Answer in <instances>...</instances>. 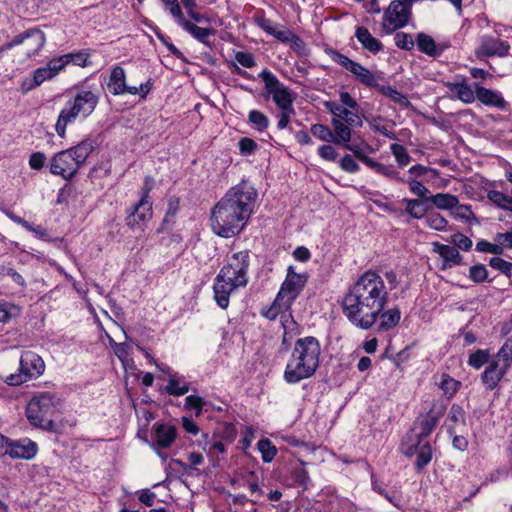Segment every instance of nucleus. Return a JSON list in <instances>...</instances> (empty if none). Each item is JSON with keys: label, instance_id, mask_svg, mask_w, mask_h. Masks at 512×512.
Here are the masks:
<instances>
[{"label": "nucleus", "instance_id": "obj_54", "mask_svg": "<svg viewBox=\"0 0 512 512\" xmlns=\"http://www.w3.org/2000/svg\"><path fill=\"white\" fill-rule=\"evenodd\" d=\"M279 110L280 111L276 115V117L278 118L277 128L279 130H284L289 126L291 117L295 115V109L293 106H291L290 108Z\"/></svg>", "mask_w": 512, "mask_h": 512}, {"label": "nucleus", "instance_id": "obj_7", "mask_svg": "<svg viewBox=\"0 0 512 512\" xmlns=\"http://www.w3.org/2000/svg\"><path fill=\"white\" fill-rule=\"evenodd\" d=\"M44 370L45 363L43 359L32 351H26L20 358L19 373L4 376L3 379L10 386H18L32 378L39 377Z\"/></svg>", "mask_w": 512, "mask_h": 512}, {"label": "nucleus", "instance_id": "obj_55", "mask_svg": "<svg viewBox=\"0 0 512 512\" xmlns=\"http://www.w3.org/2000/svg\"><path fill=\"white\" fill-rule=\"evenodd\" d=\"M165 7L170 11L171 15L175 18L177 23L181 26L182 21H186L183 16L181 7L178 3V0H162Z\"/></svg>", "mask_w": 512, "mask_h": 512}, {"label": "nucleus", "instance_id": "obj_27", "mask_svg": "<svg viewBox=\"0 0 512 512\" xmlns=\"http://www.w3.org/2000/svg\"><path fill=\"white\" fill-rule=\"evenodd\" d=\"M417 46L420 52L430 57H439L450 44L448 42L436 43L430 35L419 33L417 35Z\"/></svg>", "mask_w": 512, "mask_h": 512}, {"label": "nucleus", "instance_id": "obj_30", "mask_svg": "<svg viewBox=\"0 0 512 512\" xmlns=\"http://www.w3.org/2000/svg\"><path fill=\"white\" fill-rule=\"evenodd\" d=\"M447 431L454 435L457 429L466 426V413L458 404H452L447 417Z\"/></svg>", "mask_w": 512, "mask_h": 512}, {"label": "nucleus", "instance_id": "obj_61", "mask_svg": "<svg viewBox=\"0 0 512 512\" xmlns=\"http://www.w3.org/2000/svg\"><path fill=\"white\" fill-rule=\"evenodd\" d=\"M339 166L342 170L348 173H355L360 169L357 162L349 154H346L340 159Z\"/></svg>", "mask_w": 512, "mask_h": 512}, {"label": "nucleus", "instance_id": "obj_2", "mask_svg": "<svg viewBox=\"0 0 512 512\" xmlns=\"http://www.w3.org/2000/svg\"><path fill=\"white\" fill-rule=\"evenodd\" d=\"M258 193L248 182L230 188L211 210L212 231L223 238L241 233L253 213Z\"/></svg>", "mask_w": 512, "mask_h": 512}, {"label": "nucleus", "instance_id": "obj_34", "mask_svg": "<svg viewBox=\"0 0 512 512\" xmlns=\"http://www.w3.org/2000/svg\"><path fill=\"white\" fill-rule=\"evenodd\" d=\"M437 209L440 210H453L458 204V197L450 193H437L428 197Z\"/></svg>", "mask_w": 512, "mask_h": 512}, {"label": "nucleus", "instance_id": "obj_21", "mask_svg": "<svg viewBox=\"0 0 512 512\" xmlns=\"http://www.w3.org/2000/svg\"><path fill=\"white\" fill-rule=\"evenodd\" d=\"M238 287L234 282L224 278L223 275L217 274L213 285L214 299L222 309L229 306L230 294Z\"/></svg>", "mask_w": 512, "mask_h": 512}, {"label": "nucleus", "instance_id": "obj_18", "mask_svg": "<svg viewBox=\"0 0 512 512\" xmlns=\"http://www.w3.org/2000/svg\"><path fill=\"white\" fill-rule=\"evenodd\" d=\"M62 70V63L59 62L58 58H53L45 66L37 68L33 72L32 80L26 79L23 81L22 90L28 92L35 89L45 81L53 79Z\"/></svg>", "mask_w": 512, "mask_h": 512}, {"label": "nucleus", "instance_id": "obj_37", "mask_svg": "<svg viewBox=\"0 0 512 512\" xmlns=\"http://www.w3.org/2000/svg\"><path fill=\"white\" fill-rule=\"evenodd\" d=\"M375 88H377L382 95L388 97L391 101L399 104L400 106L408 107L410 105L408 98L402 92L398 91L390 85L378 84V86Z\"/></svg>", "mask_w": 512, "mask_h": 512}, {"label": "nucleus", "instance_id": "obj_58", "mask_svg": "<svg viewBox=\"0 0 512 512\" xmlns=\"http://www.w3.org/2000/svg\"><path fill=\"white\" fill-rule=\"evenodd\" d=\"M205 405V401L203 398L196 395H189L185 399V407L187 409H194L195 415L198 417L202 414L203 406Z\"/></svg>", "mask_w": 512, "mask_h": 512}, {"label": "nucleus", "instance_id": "obj_6", "mask_svg": "<svg viewBox=\"0 0 512 512\" xmlns=\"http://www.w3.org/2000/svg\"><path fill=\"white\" fill-rule=\"evenodd\" d=\"M59 398L52 392H41L32 397L26 408L29 422L47 431H54L55 423L51 416L54 413Z\"/></svg>", "mask_w": 512, "mask_h": 512}, {"label": "nucleus", "instance_id": "obj_40", "mask_svg": "<svg viewBox=\"0 0 512 512\" xmlns=\"http://www.w3.org/2000/svg\"><path fill=\"white\" fill-rule=\"evenodd\" d=\"M406 204L405 211L414 219H420L428 211V207L425 206L427 201L420 199H403Z\"/></svg>", "mask_w": 512, "mask_h": 512}, {"label": "nucleus", "instance_id": "obj_10", "mask_svg": "<svg viewBox=\"0 0 512 512\" xmlns=\"http://www.w3.org/2000/svg\"><path fill=\"white\" fill-rule=\"evenodd\" d=\"M327 55L338 65L349 71L361 84L374 88L378 86L377 77L362 64L350 59L334 49L326 50Z\"/></svg>", "mask_w": 512, "mask_h": 512}, {"label": "nucleus", "instance_id": "obj_47", "mask_svg": "<svg viewBox=\"0 0 512 512\" xmlns=\"http://www.w3.org/2000/svg\"><path fill=\"white\" fill-rule=\"evenodd\" d=\"M390 150L400 167H405L410 163L411 156L403 145L397 143L392 144Z\"/></svg>", "mask_w": 512, "mask_h": 512}, {"label": "nucleus", "instance_id": "obj_5", "mask_svg": "<svg viewBox=\"0 0 512 512\" xmlns=\"http://www.w3.org/2000/svg\"><path fill=\"white\" fill-rule=\"evenodd\" d=\"M99 102L97 91L81 89L74 96L73 100L68 101V107L62 109L55 124V131L61 138L66 136L68 124L75 122L78 117L83 119L90 116Z\"/></svg>", "mask_w": 512, "mask_h": 512}, {"label": "nucleus", "instance_id": "obj_31", "mask_svg": "<svg viewBox=\"0 0 512 512\" xmlns=\"http://www.w3.org/2000/svg\"><path fill=\"white\" fill-rule=\"evenodd\" d=\"M331 124L333 127L332 143L343 146L350 142L352 131L347 123L338 118H332Z\"/></svg>", "mask_w": 512, "mask_h": 512}, {"label": "nucleus", "instance_id": "obj_8", "mask_svg": "<svg viewBox=\"0 0 512 512\" xmlns=\"http://www.w3.org/2000/svg\"><path fill=\"white\" fill-rule=\"evenodd\" d=\"M292 302H287V299L277 293L273 303L268 307H263L260 313L263 317L269 320H275L280 316L282 327L284 329V341L289 334H297L298 324L293 319L291 314Z\"/></svg>", "mask_w": 512, "mask_h": 512}, {"label": "nucleus", "instance_id": "obj_48", "mask_svg": "<svg viewBox=\"0 0 512 512\" xmlns=\"http://www.w3.org/2000/svg\"><path fill=\"white\" fill-rule=\"evenodd\" d=\"M310 131L314 137L324 142H332L333 132L324 124H313L310 127Z\"/></svg>", "mask_w": 512, "mask_h": 512}, {"label": "nucleus", "instance_id": "obj_53", "mask_svg": "<svg viewBox=\"0 0 512 512\" xmlns=\"http://www.w3.org/2000/svg\"><path fill=\"white\" fill-rule=\"evenodd\" d=\"M395 45L403 50L410 51L413 49L415 43L412 36L408 33L398 32L394 37Z\"/></svg>", "mask_w": 512, "mask_h": 512}, {"label": "nucleus", "instance_id": "obj_3", "mask_svg": "<svg viewBox=\"0 0 512 512\" xmlns=\"http://www.w3.org/2000/svg\"><path fill=\"white\" fill-rule=\"evenodd\" d=\"M321 346L313 336L296 340L284 370L283 378L289 384H297L312 377L320 364Z\"/></svg>", "mask_w": 512, "mask_h": 512}, {"label": "nucleus", "instance_id": "obj_35", "mask_svg": "<svg viewBox=\"0 0 512 512\" xmlns=\"http://www.w3.org/2000/svg\"><path fill=\"white\" fill-rule=\"evenodd\" d=\"M190 385L177 374H172L169 377L168 384L165 387V392L172 396H182L188 393Z\"/></svg>", "mask_w": 512, "mask_h": 512}, {"label": "nucleus", "instance_id": "obj_25", "mask_svg": "<svg viewBox=\"0 0 512 512\" xmlns=\"http://www.w3.org/2000/svg\"><path fill=\"white\" fill-rule=\"evenodd\" d=\"M474 88L477 89V100L483 105L500 110L506 109L507 102L499 91L485 88L479 83H474Z\"/></svg>", "mask_w": 512, "mask_h": 512}, {"label": "nucleus", "instance_id": "obj_38", "mask_svg": "<svg viewBox=\"0 0 512 512\" xmlns=\"http://www.w3.org/2000/svg\"><path fill=\"white\" fill-rule=\"evenodd\" d=\"M438 387L448 399H451L459 391L461 382L452 378L449 374L443 373Z\"/></svg>", "mask_w": 512, "mask_h": 512}, {"label": "nucleus", "instance_id": "obj_11", "mask_svg": "<svg viewBox=\"0 0 512 512\" xmlns=\"http://www.w3.org/2000/svg\"><path fill=\"white\" fill-rule=\"evenodd\" d=\"M250 265L249 254L247 251L234 253L226 265L219 271L224 278L234 282L239 287H245L248 283V268Z\"/></svg>", "mask_w": 512, "mask_h": 512}, {"label": "nucleus", "instance_id": "obj_42", "mask_svg": "<svg viewBox=\"0 0 512 512\" xmlns=\"http://www.w3.org/2000/svg\"><path fill=\"white\" fill-rule=\"evenodd\" d=\"M417 447L418 451L415 461V468L417 471H422L432 459V448L429 443H425L423 445L420 444Z\"/></svg>", "mask_w": 512, "mask_h": 512}, {"label": "nucleus", "instance_id": "obj_44", "mask_svg": "<svg viewBox=\"0 0 512 512\" xmlns=\"http://www.w3.org/2000/svg\"><path fill=\"white\" fill-rule=\"evenodd\" d=\"M425 223L429 228L437 231H446L448 227L447 219L437 212L429 213L425 218Z\"/></svg>", "mask_w": 512, "mask_h": 512}, {"label": "nucleus", "instance_id": "obj_23", "mask_svg": "<svg viewBox=\"0 0 512 512\" xmlns=\"http://www.w3.org/2000/svg\"><path fill=\"white\" fill-rule=\"evenodd\" d=\"M38 451L37 444L24 438L10 442L8 455L13 459H32Z\"/></svg>", "mask_w": 512, "mask_h": 512}, {"label": "nucleus", "instance_id": "obj_17", "mask_svg": "<svg viewBox=\"0 0 512 512\" xmlns=\"http://www.w3.org/2000/svg\"><path fill=\"white\" fill-rule=\"evenodd\" d=\"M308 276L306 273H296L293 266L287 269V275L278 293L287 299V302H292L297 299L301 291L307 283Z\"/></svg>", "mask_w": 512, "mask_h": 512}, {"label": "nucleus", "instance_id": "obj_60", "mask_svg": "<svg viewBox=\"0 0 512 512\" xmlns=\"http://www.w3.org/2000/svg\"><path fill=\"white\" fill-rule=\"evenodd\" d=\"M180 207V200L178 197L172 196L168 199V207L166 211V215L164 218V222L172 221L173 218L176 216V214L179 211Z\"/></svg>", "mask_w": 512, "mask_h": 512}, {"label": "nucleus", "instance_id": "obj_4", "mask_svg": "<svg viewBox=\"0 0 512 512\" xmlns=\"http://www.w3.org/2000/svg\"><path fill=\"white\" fill-rule=\"evenodd\" d=\"M94 149V140L85 138L77 145L55 153L49 160V172L66 181L72 180Z\"/></svg>", "mask_w": 512, "mask_h": 512}, {"label": "nucleus", "instance_id": "obj_24", "mask_svg": "<svg viewBox=\"0 0 512 512\" xmlns=\"http://www.w3.org/2000/svg\"><path fill=\"white\" fill-rule=\"evenodd\" d=\"M508 370L500 365L499 361L492 360L481 374V381L486 390H494Z\"/></svg>", "mask_w": 512, "mask_h": 512}, {"label": "nucleus", "instance_id": "obj_36", "mask_svg": "<svg viewBox=\"0 0 512 512\" xmlns=\"http://www.w3.org/2000/svg\"><path fill=\"white\" fill-rule=\"evenodd\" d=\"M59 62L62 63V68L64 69L69 63H74L80 67H87L91 64L89 60V53L86 51H79L75 53L64 54L60 57H57Z\"/></svg>", "mask_w": 512, "mask_h": 512}, {"label": "nucleus", "instance_id": "obj_63", "mask_svg": "<svg viewBox=\"0 0 512 512\" xmlns=\"http://www.w3.org/2000/svg\"><path fill=\"white\" fill-rule=\"evenodd\" d=\"M318 155L323 160L334 161L336 160L338 153L332 145L326 144L318 148Z\"/></svg>", "mask_w": 512, "mask_h": 512}, {"label": "nucleus", "instance_id": "obj_20", "mask_svg": "<svg viewBox=\"0 0 512 512\" xmlns=\"http://www.w3.org/2000/svg\"><path fill=\"white\" fill-rule=\"evenodd\" d=\"M510 45L507 41H503L499 38L485 36L481 40V45L477 49L478 56L486 57H504L508 55Z\"/></svg>", "mask_w": 512, "mask_h": 512}, {"label": "nucleus", "instance_id": "obj_51", "mask_svg": "<svg viewBox=\"0 0 512 512\" xmlns=\"http://www.w3.org/2000/svg\"><path fill=\"white\" fill-rule=\"evenodd\" d=\"M451 215L456 220H463V221H470L471 219H475L474 213L471 210V207L469 205L465 204H457V206L454 207V211L451 213Z\"/></svg>", "mask_w": 512, "mask_h": 512}, {"label": "nucleus", "instance_id": "obj_62", "mask_svg": "<svg viewBox=\"0 0 512 512\" xmlns=\"http://www.w3.org/2000/svg\"><path fill=\"white\" fill-rule=\"evenodd\" d=\"M236 61L245 68H252L256 65L253 54L239 51L235 54Z\"/></svg>", "mask_w": 512, "mask_h": 512}, {"label": "nucleus", "instance_id": "obj_43", "mask_svg": "<svg viewBox=\"0 0 512 512\" xmlns=\"http://www.w3.org/2000/svg\"><path fill=\"white\" fill-rule=\"evenodd\" d=\"M490 359V352L487 349H478L475 352L471 353L468 357L467 364L476 369L479 370L482 368L485 364L489 362Z\"/></svg>", "mask_w": 512, "mask_h": 512}, {"label": "nucleus", "instance_id": "obj_1", "mask_svg": "<svg viewBox=\"0 0 512 512\" xmlns=\"http://www.w3.org/2000/svg\"><path fill=\"white\" fill-rule=\"evenodd\" d=\"M389 300V293L382 277L374 271H366L345 293L342 310L346 318L357 328L369 330L377 323V316Z\"/></svg>", "mask_w": 512, "mask_h": 512}, {"label": "nucleus", "instance_id": "obj_16", "mask_svg": "<svg viewBox=\"0 0 512 512\" xmlns=\"http://www.w3.org/2000/svg\"><path fill=\"white\" fill-rule=\"evenodd\" d=\"M445 407L439 406L436 409L434 405L425 416L418 418L412 428V432L415 436V446H419L423 439L428 437L437 426L439 419L444 413Z\"/></svg>", "mask_w": 512, "mask_h": 512}, {"label": "nucleus", "instance_id": "obj_57", "mask_svg": "<svg viewBox=\"0 0 512 512\" xmlns=\"http://www.w3.org/2000/svg\"><path fill=\"white\" fill-rule=\"evenodd\" d=\"M488 199L500 209L505 210L506 205L511 196H508L500 191L491 190L487 194Z\"/></svg>", "mask_w": 512, "mask_h": 512}, {"label": "nucleus", "instance_id": "obj_39", "mask_svg": "<svg viewBox=\"0 0 512 512\" xmlns=\"http://www.w3.org/2000/svg\"><path fill=\"white\" fill-rule=\"evenodd\" d=\"M248 123L258 132H264L270 124L269 118L260 110L253 109L248 113Z\"/></svg>", "mask_w": 512, "mask_h": 512}, {"label": "nucleus", "instance_id": "obj_32", "mask_svg": "<svg viewBox=\"0 0 512 512\" xmlns=\"http://www.w3.org/2000/svg\"><path fill=\"white\" fill-rule=\"evenodd\" d=\"M324 106L331 114L335 116L334 118H338L341 121L344 120L348 125H354L355 119H359L356 114L349 111L346 107L338 104L335 101H326Z\"/></svg>", "mask_w": 512, "mask_h": 512}, {"label": "nucleus", "instance_id": "obj_49", "mask_svg": "<svg viewBox=\"0 0 512 512\" xmlns=\"http://www.w3.org/2000/svg\"><path fill=\"white\" fill-rule=\"evenodd\" d=\"M489 265L493 269L500 271L508 278L512 277V262L506 261L500 257H492L489 260Z\"/></svg>", "mask_w": 512, "mask_h": 512}, {"label": "nucleus", "instance_id": "obj_12", "mask_svg": "<svg viewBox=\"0 0 512 512\" xmlns=\"http://www.w3.org/2000/svg\"><path fill=\"white\" fill-rule=\"evenodd\" d=\"M260 76L264 81L267 93L272 97L273 102L279 109L293 106L295 95L273 73L264 70Z\"/></svg>", "mask_w": 512, "mask_h": 512}, {"label": "nucleus", "instance_id": "obj_64", "mask_svg": "<svg viewBox=\"0 0 512 512\" xmlns=\"http://www.w3.org/2000/svg\"><path fill=\"white\" fill-rule=\"evenodd\" d=\"M46 156L43 152H34L30 155L29 166L31 169L40 170L44 167Z\"/></svg>", "mask_w": 512, "mask_h": 512}, {"label": "nucleus", "instance_id": "obj_22", "mask_svg": "<svg viewBox=\"0 0 512 512\" xmlns=\"http://www.w3.org/2000/svg\"><path fill=\"white\" fill-rule=\"evenodd\" d=\"M432 250L443 259V264L441 266L442 270L462 264L463 256L453 246L441 244L439 242H433Z\"/></svg>", "mask_w": 512, "mask_h": 512}, {"label": "nucleus", "instance_id": "obj_28", "mask_svg": "<svg viewBox=\"0 0 512 512\" xmlns=\"http://www.w3.org/2000/svg\"><path fill=\"white\" fill-rule=\"evenodd\" d=\"M355 37L361 44L364 50L369 51L372 54H377L382 51L384 46L380 40L375 38L368 28L364 26H358L355 30Z\"/></svg>", "mask_w": 512, "mask_h": 512}, {"label": "nucleus", "instance_id": "obj_56", "mask_svg": "<svg viewBox=\"0 0 512 512\" xmlns=\"http://www.w3.org/2000/svg\"><path fill=\"white\" fill-rule=\"evenodd\" d=\"M449 242L453 243L463 251L470 250L473 245L472 240L462 233H455L451 235Z\"/></svg>", "mask_w": 512, "mask_h": 512}, {"label": "nucleus", "instance_id": "obj_59", "mask_svg": "<svg viewBox=\"0 0 512 512\" xmlns=\"http://www.w3.org/2000/svg\"><path fill=\"white\" fill-rule=\"evenodd\" d=\"M380 175H383L384 177L394 180L398 183H405L406 178L400 174L399 171H397L392 165H384L381 168V171L379 173Z\"/></svg>", "mask_w": 512, "mask_h": 512}, {"label": "nucleus", "instance_id": "obj_52", "mask_svg": "<svg viewBox=\"0 0 512 512\" xmlns=\"http://www.w3.org/2000/svg\"><path fill=\"white\" fill-rule=\"evenodd\" d=\"M238 147L241 155L250 156L256 152L258 144L252 138L243 137L239 140Z\"/></svg>", "mask_w": 512, "mask_h": 512}, {"label": "nucleus", "instance_id": "obj_13", "mask_svg": "<svg viewBox=\"0 0 512 512\" xmlns=\"http://www.w3.org/2000/svg\"><path fill=\"white\" fill-rule=\"evenodd\" d=\"M107 86L113 95H140L143 99L146 98L151 89L150 81L142 83L139 87L128 86L125 70L118 65L112 68Z\"/></svg>", "mask_w": 512, "mask_h": 512}, {"label": "nucleus", "instance_id": "obj_45", "mask_svg": "<svg viewBox=\"0 0 512 512\" xmlns=\"http://www.w3.org/2000/svg\"><path fill=\"white\" fill-rule=\"evenodd\" d=\"M412 194L417 196L420 200L429 201L430 191L428 188L415 178H408L406 182Z\"/></svg>", "mask_w": 512, "mask_h": 512}, {"label": "nucleus", "instance_id": "obj_15", "mask_svg": "<svg viewBox=\"0 0 512 512\" xmlns=\"http://www.w3.org/2000/svg\"><path fill=\"white\" fill-rule=\"evenodd\" d=\"M150 177H146L147 183ZM151 187L147 184L143 188V193L139 202L133 206L131 212L126 217V224L132 229L140 228L145 222L152 217V204L149 202V193Z\"/></svg>", "mask_w": 512, "mask_h": 512}, {"label": "nucleus", "instance_id": "obj_29", "mask_svg": "<svg viewBox=\"0 0 512 512\" xmlns=\"http://www.w3.org/2000/svg\"><path fill=\"white\" fill-rule=\"evenodd\" d=\"M401 319V312L397 306L389 308L387 310H382L379 312L377 316V320H379L377 331L378 332H386L396 327Z\"/></svg>", "mask_w": 512, "mask_h": 512}, {"label": "nucleus", "instance_id": "obj_41", "mask_svg": "<svg viewBox=\"0 0 512 512\" xmlns=\"http://www.w3.org/2000/svg\"><path fill=\"white\" fill-rule=\"evenodd\" d=\"M494 360L499 361L505 369H510L512 365V338L505 340Z\"/></svg>", "mask_w": 512, "mask_h": 512}, {"label": "nucleus", "instance_id": "obj_26", "mask_svg": "<svg viewBox=\"0 0 512 512\" xmlns=\"http://www.w3.org/2000/svg\"><path fill=\"white\" fill-rule=\"evenodd\" d=\"M445 86L455 94L456 98L465 104H471L477 99V89L469 85L465 79L455 82H446Z\"/></svg>", "mask_w": 512, "mask_h": 512}, {"label": "nucleus", "instance_id": "obj_46", "mask_svg": "<svg viewBox=\"0 0 512 512\" xmlns=\"http://www.w3.org/2000/svg\"><path fill=\"white\" fill-rule=\"evenodd\" d=\"M258 449L261 453L262 460L266 463L271 462L277 454L276 447L269 439H261L258 442Z\"/></svg>", "mask_w": 512, "mask_h": 512}, {"label": "nucleus", "instance_id": "obj_19", "mask_svg": "<svg viewBox=\"0 0 512 512\" xmlns=\"http://www.w3.org/2000/svg\"><path fill=\"white\" fill-rule=\"evenodd\" d=\"M176 437L177 430L175 426L163 423H155L151 435V446L154 450H156V448H169L175 441Z\"/></svg>", "mask_w": 512, "mask_h": 512}, {"label": "nucleus", "instance_id": "obj_14", "mask_svg": "<svg viewBox=\"0 0 512 512\" xmlns=\"http://www.w3.org/2000/svg\"><path fill=\"white\" fill-rule=\"evenodd\" d=\"M46 37L43 31L33 28L22 34L15 36L11 41L5 44L6 48H13L18 45L23 46V53L30 58L36 55L45 45Z\"/></svg>", "mask_w": 512, "mask_h": 512}, {"label": "nucleus", "instance_id": "obj_9", "mask_svg": "<svg viewBox=\"0 0 512 512\" xmlns=\"http://www.w3.org/2000/svg\"><path fill=\"white\" fill-rule=\"evenodd\" d=\"M412 5L410 0H392L384 11L382 30L386 34H391L395 30L405 27L411 16Z\"/></svg>", "mask_w": 512, "mask_h": 512}, {"label": "nucleus", "instance_id": "obj_50", "mask_svg": "<svg viewBox=\"0 0 512 512\" xmlns=\"http://www.w3.org/2000/svg\"><path fill=\"white\" fill-rule=\"evenodd\" d=\"M469 278L474 283H483L488 280V270L484 264H476L469 269Z\"/></svg>", "mask_w": 512, "mask_h": 512}, {"label": "nucleus", "instance_id": "obj_33", "mask_svg": "<svg viewBox=\"0 0 512 512\" xmlns=\"http://www.w3.org/2000/svg\"><path fill=\"white\" fill-rule=\"evenodd\" d=\"M181 27L189 32L195 39L199 42L205 44L206 46H210V42L208 41V37L215 35L216 30L214 28H204L199 27L188 20L182 21Z\"/></svg>", "mask_w": 512, "mask_h": 512}]
</instances>
